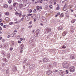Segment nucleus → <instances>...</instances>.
Instances as JSON below:
<instances>
[{
  "mask_svg": "<svg viewBox=\"0 0 76 76\" xmlns=\"http://www.w3.org/2000/svg\"><path fill=\"white\" fill-rule=\"evenodd\" d=\"M71 66L70 62H64V63L63 64V67L64 68L67 69Z\"/></svg>",
  "mask_w": 76,
  "mask_h": 76,
  "instance_id": "obj_1",
  "label": "nucleus"
},
{
  "mask_svg": "<svg viewBox=\"0 0 76 76\" xmlns=\"http://www.w3.org/2000/svg\"><path fill=\"white\" fill-rule=\"evenodd\" d=\"M75 67L73 66H71L69 68V70L71 72H74L75 71Z\"/></svg>",
  "mask_w": 76,
  "mask_h": 76,
  "instance_id": "obj_2",
  "label": "nucleus"
},
{
  "mask_svg": "<svg viewBox=\"0 0 76 76\" xmlns=\"http://www.w3.org/2000/svg\"><path fill=\"white\" fill-rule=\"evenodd\" d=\"M47 66L48 69H51L53 68V65L51 64H48L47 65Z\"/></svg>",
  "mask_w": 76,
  "mask_h": 76,
  "instance_id": "obj_3",
  "label": "nucleus"
},
{
  "mask_svg": "<svg viewBox=\"0 0 76 76\" xmlns=\"http://www.w3.org/2000/svg\"><path fill=\"white\" fill-rule=\"evenodd\" d=\"M51 31V28H48L46 29L45 30V32L46 33H47L50 32V31Z\"/></svg>",
  "mask_w": 76,
  "mask_h": 76,
  "instance_id": "obj_4",
  "label": "nucleus"
},
{
  "mask_svg": "<svg viewBox=\"0 0 76 76\" xmlns=\"http://www.w3.org/2000/svg\"><path fill=\"white\" fill-rule=\"evenodd\" d=\"M15 15L17 16H18V15H19V17H21L22 16V15L21 12H20L19 13L18 12H16L15 13Z\"/></svg>",
  "mask_w": 76,
  "mask_h": 76,
  "instance_id": "obj_5",
  "label": "nucleus"
},
{
  "mask_svg": "<svg viewBox=\"0 0 76 76\" xmlns=\"http://www.w3.org/2000/svg\"><path fill=\"white\" fill-rule=\"evenodd\" d=\"M76 58V56L74 54H73L70 56V58L71 59H75Z\"/></svg>",
  "mask_w": 76,
  "mask_h": 76,
  "instance_id": "obj_6",
  "label": "nucleus"
},
{
  "mask_svg": "<svg viewBox=\"0 0 76 76\" xmlns=\"http://www.w3.org/2000/svg\"><path fill=\"white\" fill-rule=\"evenodd\" d=\"M48 61V59L47 58H45L43 59V62L44 63L47 62Z\"/></svg>",
  "mask_w": 76,
  "mask_h": 76,
  "instance_id": "obj_7",
  "label": "nucleus"
},
{
  "mask_svg": "<svg viewBox=\"0 0 76 76\" xmlns=\"http://www.w3.org/2000/svg\"><path fill=\"white\" fill-rule=\"evenodd\" d=\"M19 28V26L18 25H17L14 26V29H18Z\"/></svg>",
  "mask_w": 76,
  "mask_h": 76,
  "instance_id": "obj_8",
  "label": "nucleus"
},
{
  "mask_svg": "<svg viewBox=\"0 0 76 76\" xmlns=\"http://www.w3.org/2000/svg\"><path fill=\"white\" fill-rule=\"evenodd\" d=\"M67 5L66 4H65L64 7V10H67Z\"/></svg>",
  "mask_w": 76,
  "mask_h": 76,
  "instance_id": "obj_9",
  "label": "nucleus"
},
{
  "mask_svg": "<svg viewBox=\"0 0 76 76\" xmlns=\"http://www.w3.org/2000/svg\"><path fill=\"white\" fill-rule=\"evenodd\" d=\"M12 71L13 72H15L17 71V69L16 67H15L12 69Z\"/></svg>",
  "mask_w": 76,
  "mask_h": 76,
  "instance_id": "obj_10",
  "label": "nucleus"
},
{
  "mask_svg": "<svg viewBox=\"0 0 76 76\" xmlns=\"http://www.w3.org/2000/svg\"><path fill=\"white\" fill-rule=\"evenodd\" d=\"M58 29L59 31H60L61 30H62L63 29V27L62 26H60L58 27Z\"/></svg>",
  "mask_w": 76,
  "mask_h": 76,
  "instance_id": "obj_11",
  "label": "nucleus"
},
{
  "mask_svg": "<svg viewBox=\"0 0 76 76\" xmlns=\"http://www.w3.org/2000/svg\"><path fill=\"white\" fill-rule=\"evenodd\" d=\"M31 40H32V41H35L36 40V39L34 37H32L30 39Z\"/></svg>",
  "mask_w": 76,
  "mask_h": 76,
  "instance_id": "obj_12",
  "label": "nucleus"
},
{
  "mask_svg": "<svg viewBox=\"0 0 76 76\" xmlns=\"http://www.w3.org/2000/svg\"><path fill=\"white\" fill-rule=\"evenodd\" d=\"M53 65L55 67H58V64L57 63L55 62L53 64Z\"/></svg>",
  "mask_w": 76,
  "mask_h": 76,
  "instance_id": "obj_13",
  "label": "nucleus"
},
{
  "mask_svg": "<svg viewBox=\"0 0 76 76\" xmlns=\"http://www.w3.org/2000/svg\"><path fill=\"white\" fill-rule=\"evenodd\" d=\"M3 61H5V62H7V59L5 58H3Z\"/></svg>",
  "mask_w": 76,
  "mask_h": 76,
  "instance_id": "obj_14",
  "label": "nucleus"
},
{
  "mask_svg": "<svg viewBox=\"0 0 76 76\" xmlns=\"http://www.w3.org/2000/svg\"><path fill=\"white\" fill-rule=\"evenodd\" d=\"M59 73V74H63L64 73V71H62V70H60L58 72Z\"/></svg>",
  "mask_w": 76,
  "mask_h": 76,
  "instance_id": "obj_15",
  "label": "nucleus"
},
{
  "mask_svg": "<svg viewBox=\"0 0 76 76\" xmlns=\"http://www.w3.org/2000/svg\"><path fill=\"white\" fill-rule=\"evenodd\" d=\"M39 33L37 32H35L34 34V35L35 37H38V35Z\"/></svg>",
  "mask_w": 76,
  "mask_h": 76,
  "instance_id": "obj_16",
  "label": "nucleus"
},
{
  "mask_svg": "<svg viewBox=\"0 0 76 76\" xmlns=\"http://www.w3.org/2000/svg\"><path fill=\"white\" fill-rule=\"evenodd\" d=\"M42 18L43 20H46V21L45 22V23L47 22V20L46 19V18H45V17H44V16H42Z\"/></svg>",
  "mask_w": 76,
  "mask_h": 76,
  "instance_id": "obj_17",
  "label": "nucleus"
},
{
  "mask_svg": "<svg viewBox=\"0 0 76 76\" xmlns=\"http://www.w3.org/2000/svg\"><path fill=\"white\" fill-rule=\"evenodd\" d=\"M10 53H8L7 55V57L8 58H10Z\"/></svg>",
  "mask_w": 76,
  "mask_h": 76,
  "instance_id": "obj_18",
  "label": "nucleus"
},
{
  "mask_svg": "<svg viewBox=\"0 0 76 76\" xmlns=\"http://www.w3.org/2000/svg\"><path fill=\"white\" fill-rule=\"evenodd\" d=\"M66 34H67V32L66 31H64L63 33V36H65V35H66Z\"/></svg>",
  "mask_w": 76,
  "mask_h": 76,
  "instance_id": "obj_19",
  "label": "nucleus"
},
{
  "mask_svg": "<svg viewBox=\"0 0 76 76\" xmlns=\"http://www.w3.org/2000/svg\"><path fill=\"white\" fill-rule=\"evenodd\" d=\"M4 7L5 9H7V8L8 7V5L6 4L4 5Z\"/></svg>",
  "mask_w": 76,
  "mask_h": 76,
  "instance_id": "obj_20",
  "label": "nucleus"
},
{
  "mask_svg": "<svg viewBox=\"0 0 76 76\" xmlns=\"http://www.w3.org/2000/svg\"><path fill=\"white\" fill-rule=\"evenodd\" d=\"M51 73H52V72L51 71V70H50L48 71L47 74L48 75H50V74H51Z\"/></svg>",
  "mask_w": 76,
  "mask_h": 76,
  "instance_id": "obj_21",
  "label": "nucleus"
},
{
  "mask_svg": "<svg viewBox=\"0 0 76 76\" xmlns=\"http://www.w3.org/2000/svg\"><path fill=\"white\" fill-rule=\"evenodd\" d=\"M20 47L21 50H23V47H24V45H23V44H21L20 45Z\"/></svg>",
  "mask_w": 76,
  "mask_h": 76,
  "instance_id": "obj_22",
  "label": "nucleus"
},
{
  "mask_svg": "<svg viewBox=\"0 0 76 76\" xmlns=\"http://www.w3.org/2000/svg\"><path fill=\"white\" fill-rule=\"evenodd\" d=\"M16 34L15 33L14 34H13V36H11V37H13L14 38H15L16 37V35H15Z\"/></svg>",
  "mask_w": 76,
  "mask_h": 76,
  "instance_id": "obj_23",
  "label": "nucleus"
},
{
  "mask_svg": "<svg viewBox=\"0 0 76 76\" xmlns=\"http://www.w3.org/2000/svg\"><path fill=\"white\" fill-rule=\"evenodd\" d=\"M32 42H34V41H32V40H31V39H30V40L29 41V44H31Z\"/></svg>",
  "mask_w": 76,
  "mask_h": 76,
  "instance_id": "obj_24",
  "label": "nucleus"
},
{
  "mask_svg": "<svg viewBox=\"0 0 76 76\" xmlns=\"http://www.w3.org/2000/svg\"><path fill=\"white\" fill-rule=\"evenodd\" d=\"M26 19L27 20H29V18L27 16L26 17Z\"/></svg>",
  "mask_w": 76,
  "mask_h": 76,
  "instance_id": "obj_25",
  "label": "nucleus"
},
{
  "mask_svg": "<svg viewBox=\"0 0 76 76\" xmlns=\"http://www.w3.org/2000/svg\"><path fill=\"white\" fill-rule=\"evenodd\" d=\"M9 69H7L6 70V73L7 74H8V73H9Z\"/></svg>",
  "mask_w": 76,
  "mask_h": 76,
  "instance_id": "obj_26",
  "label": "nucleus"
},
{
  "mask_svg": "<svg viewBox=\"0 0 76 76\" xmlns=\"http://www.w3.org/2000/svg\"><path fill=\"white\" fill-rule=\"evenodd\" d=\"M37 10H39V6H37Z\"/></svg>",
  "mask_w": 76,
  "mask_h": 76,
  "instance_id": "obj_27",
  "label": "nucleus"
},
{
  "mask_svg": "<svg viewBox=\"0 0 76 76\" xmlns=\"http://www.w3.org/2000/svg\"><path fill=\"white\" fill-rule=\"evenodd\" d=\"M23 6V4H20L19 5V7H22Z\"/></svg>",
  "mask_w": 76,
  "mask_h": 76,
  "instance_id": "obj_28",
  "label": "nucleus"
},
{
  "mask_svg": "<svg viewBox=\"0 0 76 76\" xmlns=\"http://www.w3.org/2000/svg\"><path fill=\"white\" fill-rule=\"evenodd\" d=\"M4 46L6 47H8V44L7 43H5L4 45Z\"/></svg>",
  "mask_w": 76,
  "mask_h": 76,
  "instance_id": "obj_29",
  "label": "nucleus"
},
{
  "mask_svg": "<svg viewBox=\"0 0 76 76\" xmlns=\"http://www.w3.org/2000/svg\"><path fill=\"white\" fill-rule=\"evenodd\" d=\"M74 31H75V29L73 28H72L71 29V32H74Z\"/></svg>",
  "mask_w": 76,
  "mask_h": 76,
  "instance_id": "obj_30",
  "label": "nucleus"
},
{
  "mask_svg": "<svg viewBox=\"0 0 76 76\" xmlns=\"http://www.w3.org/2000/svg\"><path fill=\"white\" fill-rule=\"evenodd\" d=\"M9 9H10V10H12V6H10L9 7Z\"/></svg>",
  "mask_w": 76,
  "mask_h": 76,
  "instance_id": "obj_31",
  "label": "nucleus"
},
{
  "mask_svg": "<svg viewBox=\"0 0 76 76\" xmlns=\"http://www.w3.org/2000/svg\"><path fill=\"white\" fill-rule=\"evenodd\" d=\"M63 16H64L63 14L61 13L60 15V18H62V17H63Z\"/></svg>",
  "mask_w": 76,
  "mask_h": 76,
  "instance_id": "obj_32",
  "label": "nucleus"
},
{
  "mask_svg": "<svg viewBox=\"0 0 76 76\" xmlns=\"http://www.w3.org/2000/svg\"><path fill=\"white\" fill-rule=\"evenodd\" d=\"M27 16H32V14H28L27 15Z\"/></svg>",
  "mask_w": 76,
  "mask_h": 76,
  "instance_id": "obj_33",
  "label": "nucleus"
},
{
  "mask_svg": "<svg viewBox=\"0 0 76 76\" xmlns=\"http://www.w3.org/2000/svg\"><path fill=\"white\" fill-rule=\"evenodd\" d=\"M75 20L74 19V20H72V21H71V22L72 23H74V22H75Z\"/></svg>",
  "mask_w": 76,
  "mask_h": 76,
  "instance_id": "obj_34",
  "label": "nucleus"
},
{
  "mask_svg": "<svg viewBox=\"0 0 76 76\" xmlns=\"http://www.w3.org/2000/svg\"><path fill=\"white\" fill-rule=\"evenodd\" d=\"M26 61H27V59H25L24 60V61L23 62V63H25L26 62Z\"/></svg>",
  "mask_w": 76,
  "mask_h": 76,
  "instance_id": "obj_35",
  "label": "nucleus"
},
{
  "mask_svg": "<svg viewBox=\"0 0 76 76\" xmlns=\"http://www.w3.org/2000/svg\"><path fill=\"white\" fill-rule=\"evenodd\" d=\"M33 12L34 13H37V11H36V9H35L34 10H33Z\"/></svg>",
  "mask_w": 76,
  "mask_h": 76,
  "instance_id": "obj_36",
  "label": "nucleus"
},
{
  "mask_svg": "<svg viewBox=\"0 0 76 76\" xmlns=\"http://www.w3.org/2000/svg\"><path fill=\"white\" fill-rule=\"evenodd\" d=\"M39 29H38L37 30H36L37 32V33H38L39 34Z\"/></svg>",
  "mask_w": 76,
  "mask_h": 76,
  "instance_id": "obj_37",
  "label": "nucleus"
},
{
  "mask_svg": "<svg viewBox=\"0 0 76 76\" xmlns=\"http://www.w3.org/2000/svg\"><path fill=\"white\" fill-rule=\"evenodd\" d=\"M39 1L40 3H42V1H43L42 0H39Z\"/></svg>",
  "mask_w": 76,
  "mask_h": 76,
  "instance_id": "obj_38",
  "label": "nucleus"
},
{
  "mask_svg": "<svg viewBox=\"0 0 76 76\" xmlns=\"http://www.w3.org/2000/svg\"><path fill=\"white\" fill-rule=\"evenodd\" d=\"M27 65H30L29 67H31V64L30 63H27Z\"/></svg>",
  "mask_w": 76,
  "mask_h": 76,
  "instance_id": "obj_39",
  "label": "nucleus"
},
{
  "mask_svg": "<svg viewBox=\"0 0 76 76\" xmlns=\"http://www.w3.org/2000/svg\"><path fill=\"white\" fill-rule=\"evenodd\" d=\"M19 22H20L19 21H16V22H15V23H19Z\"/></svg>",
  "mask_w": 76,
  "mask_h": 76,
  "instance_id": "obj_40",
  "label": "nucleus"
},
{
  "mask_svg": "<svg viewBox=\"0 0 76 76\" xmlns=\"http://www.w3.org/2000/svg\"><path fill=\"white\" fill-rule=\"evenodd\" d=\"M49 7L50 8V9H52V8H53V6L50 5L49 6Z\"/></svg>",
  "mask_w": 76,
  "mask_h": 76,
  "instance_id": "obj_41",
  "label": "nucleus"
},
{
  "mask_svg": "<svg viewBox=\"0 0 76 76\" xmlns=\"http://www.w3.org/2000/svg\"><path fill=\"white\" fill-rule=\"evenodd\" d=\"M62 48H66V47L65 46V45H64L62 47Z\"/></svg>",
  "mask_w": 76,
  "mask_h": 76,
  "instance_id": "obj_42",
  "label": "nucleus"
},
{
  "mask_svg": "<svg viewBox=\"0 0 76 76\" xmlns=\"http://www.w3.org/2000/svg\"><path fill=\"white\" fill-rule=\"evenodd\" d=\"M11 2H12V0H9L8 1L9 3V4H10Z\"/></svg>",
  "mask_w": 76,
  "mask_h": 76,
  "instance_id": "obj_43",
  "label": "nucleus"
},
{
  "mask_svg": "<svg viewBox=\"0 0 76 76\" xmlns=\"http://www.w3.org/2000/svg\"><path fill=\"white\" fill-rule=\"evenodd\" d=\"M1 54H4V51H1Z\"/></svg>",
  "mask_w": 76,
  "mask_h": 76,
  "instance_id": "obj_44",
  "label": "nucleus"
},
{
  "mask_svg": "<svg viewBox=\"0 0 76 76\" xmlns=\"http://www.w3.org/2000/svg\"><path fill=\"white\" fill-rule=\"evenodd\" d=\"M6 15H9V12H7L5 13Z\"/></svg>",
  "mask_w": 76,
  "mask_h": 76,
  "instance_id": "obj_45",
  "label": "nucleus"
},
{
  "mask_svg": "<svg viewBox=\"0 0 76 76\" xmlns=\"http://www.w3.org/2000/svg\"><path fill=\"white\" fill-rule=\"evenodd\" d=\"M16 4H17V3H14L13 4V6H16Z\"/></svg>",
  "mask_w": 76,
  "mask_h": 76,
  "instance_id": "obj_46",
  "label": "nucleus"
},
{
  "mask_svg": "<svg viewBox=\"0 0 76 76\" xmlns=\"http://www.w3.org/2000/svg\"><path fill=\"white\" fill-rule=\"evenodd\" d=\"M32 11V10H30L29 11V13H31Z\"/></svg>",
  "mask_w": 76,
  "mask_h": 76,
  "instance_id": "obj_47",
  "label": "nucleus"
},
{
  "mask_svg": "<svg viewBox=\"0 0 76 76\" xmlns=\"http://www.w3.org/2000/svg\"><path fill=\"white\" fill-rule=\"evenodd\" d=\"M66 74H68V73H69V71H68V70H66Z\"/></svg>",
  "mask_w": 76,
  "mask_h": 76,
  "instance_id": "obj_48",
  "label": "nucleus"
},
{
  "mask_svg": "<svg viewBox=\"0 0 76 76\" xmlns=\"http://www.w3.org/2000/svg\"><path fill=\"white\" fill-rule=\"evenodd\" d=\"M59 9L60 7H57L56 10H59Z\"/></svg>",
  "mask_w": 76,
  "mask_h": 76,
  "instance_id": "obj_49",
  "label": "nucleus"
},
{
  "mask_svg": "<svg viewBox=\"0 0 76 76\" xmlns=\"http://www.w3.org/2000/svg\"><path fill=\"white\" fill-rule=\"evenodd\" d=\"M20 53H22V49H21L20 50Z\"/></svg>",
  "mask_w": 76,
  "mask_h": 76,
  "instance_id": "obj_50",
  "label": "nucleus"
},
{
  "mask_svg": "<svg viewBox=\"0 0 76 76\" xmlns=\"http://www.w3.org/2000/svg\"><path fill=\"white\" fill-rule=\"evenodd\" d=\"M10 37H11V36L10 35H8L7 36V38H10Z\"/></svg>",
  "mask_w": 76,
  "mask_h": 76,
  "instance_id": "obj_51",
  "label": "nucleus"
},
{
  "mask_svg": "<svg viewBox=\"0 0 76 76\" xmlns=\"http://www.w3.org/2000/svg\"><path fill=\"white\" fill-rule=\"evenodd\" d=\"M13 50V48H10V51H12Z\"/></svg>",
  "mask_w": 76,
  "mask_h": 76,
  "instance_id": "obj_52",
  "label": "nucleus"
},
{
  "mask_svg": "<svg viewBox=\"0 0 76 76\" xmlns=\"http://www.w3.org/2000/svg\"><path fill=\"white\" fill-rule=\"evenodd\" d=\"M39 3V1H37V2H35V4H37V3Z\"/></svg>",
  "mask_w": 76,
  "mask_h": 76,
  "instance_id": "obj_53",
  "label": "nucleus"
},
{
  "mask_svg": "<svg viewBox=\"0 0 76 76\" xmlns=\"http://www.w3.org/2000/svg\"><path fill=\"white\" fill-rule=\"evenodd\" d=\"M2 57H5L6 56V55L5 54H4L2 55Z\"/></svg>",
  "mask_w": 76,
  "mask_h": 76,
  "instance_id": "obj_54",
  "label": "nucleus"
},
{
  "mask_svg": "<svg viewBox=\"0 0 76 76\" xmlns=\"http://www.w3.org/2000/svg\"><path fill=\"white\" fill-rule=\"evenodd\" d=\"M5 66V64L4 63H3L2 64V66H3V67H4V66Z\"/></svg>",
  "mask_w": 76,
  "mask_h": 76,
  "instance_id": "obj_55",
  "label": "nucleus"
},
{
  "mask_svg": "<svg viewBox=\"0 0 76 76\" xmlns=\"http://www.w3.org/2000/svg\"><path fill=\"white\" fill-rule=\"evenodd\" d=\"M54 72H58V71L57 70H56L54 71Z\"/></svg>",
  "mask_w": 76,
  "mask_h": 76,
  "instance_id": "obj_56",
  "label": "nucleus"
},
{
  "mask_svg": "<svg viewBox=\"0 0 76 76\" xmlns=\"http://www.w3.org/2000/svg\"><path fill=\"white\" fill-rule=\"evenodd\" d=\"M3 26H4V28H6V26L4 25Z\"/></svg>",
  "mask_w": 76,
  "mask_h": 76,
  "instance_id": "obj_57",
  "label": "nucleus"
},
{
  "mask_svg": "<svg viewBox=\"0 0 76 76\" xmlns=\"http://www.w3.org/2000/svg\"><path fill=\"white\" fill-rule=\"evenodd\" d=\"M20 41H22V40H23V39H22V38H20Z\"/></svg>",
  "mask_w": 76,
  "mask_h": 76,
  "instance_id": "obj_58",
  "label": "nucleus"
},
{
  "mask_svg": "<svg viewBox=\"0 0 76 76\" xmlns=\"http://www.w3.org/2000/svg\"><path fill=\"white\" fill-rule=\"evenodd\" d=\"M1 26H3V23H1Z\"/></svg>",
  "mask_w": 76,
  "mask_h": 76,
  "instance_id": "obj_59",
  "label": "nucleus"
},
{
  "mask_svg": "<svg viewBox=\"0 0 76 76\" xmlns=\"http://www.w3.org/2000/svg\"><path fill=\"white\" fill-rule=\"evenodd\" d=\"M24 19V17L22 18V19H21V20H23V19Z\"/></svg>",
  "mask_w": 76,
  "mask_h": 76,
  "instance_id": "obj_60",
  "label": "nucleus"
},
{
  "mask_svg": "<svg viewBox=\"0 0 76 76\" xmlns=\"http://www.w3.org/2000/svg\"><path fill=\"white\" fill-rule=\"evenodd\" d=\"M32 23V21H30L29 23V24L30 25H31V24Z\"/></svg>",
  "mask_w": 76,
  "mask_h": 76,
  "instance_id": "obj_61",
  "label": "nucleus"
},
{
  "mask_svg": "<svg viewBox=\"0 0 76 76\" xmlns=\"http://www.w3.org/2000/svg\"><path fill=\"white\" fill-rule=\"evenodd\" d=\"M34 32H35V30H33V31H32V33H34Z\"/></svg>",
  "mask_w": 76,
  "mask_h": 76,
  "instance_id": "obj_62",
  "label": "nucleus"
},
{
  "mask_svg": "<svg viewBox=\"0 0 76 76\" xmlns=\"http://www.w3.org/2000/svg\"><path fill=\"white\" fill-rule=\"evenodd\" d=\"M57 14H58V15H59L60 14V12H58L57 13Z\"/></svg>",
  "mask_w": 76,
  "mask_h": 76,
  "instance_id": "obj_63",
  "label": "nucleus"
},
{
  "mask_svg": "<svg viewBox=\"0 0 76 76\" xmlns=\"http://www.w3.org/2000/svg\"><path fill=\"white\" fill-rule=\"evenodd\" d=\"M49 51H51L52 52V51H53V49H51L50 50H49Z\"/></svg>",
  "mask_w": 76,
  "mask_h": 76,
  "instance_id": "obj_64",
  "label": "nucleus"
}]
</instances>
